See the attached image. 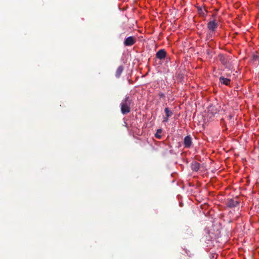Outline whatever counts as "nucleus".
I'll return each instance as SVG.
<instances>
[{"instance_id":"f257e3e1","label":"nucleus","mask_w":259,"mask_h":259,"mask_svg":"<svg viewBox=\"0 0 259 259\" xmlns=\"http://www.w3.org/2000/svg\"><path fill=\"white\" fill-rule=\"evenodd\" d=\"M131 101L128 98H126L121 103V111L123 114H127L131 111L130 108Z\"/></svg>"},{"instance_id":"f03ea898","label":"nucleus","mask_w":259,"mask_h":259,"mask_svg":"<svg viewBox=\"0 0 259 259\" xmlns=\"http://www.w3.org/2000/svg\"><path fill=\"white\" fill-rule=\"evenodd\" d=\"M136 42V38L135 36H128L124 39V45L125 46H132Z\"/></svg>"},{"instance_id":"7ed1b4c3","label":"nucleus","mask_w":259,"mask_h":259,"mask_svg":"<svg viewBox=\"0 0 259 259\" xmlns=\"http://www.w3.org/2000/svg\"><path fill=\"white\" fill-rule=\"evenodd\" d=\"M166 56V52L164 49H160L157 52L156 57L160 60L164 59Z\"/></svg>"},{"instance_id":"20e7f679","label":"nucleus","mask_w":259,"mask_h":259,"mask_svg":"<svg viewBox=\"0 0 259 259\" xmlns=\"http://www.w3.org/2000/svg\"><path fill=\"white\" fill-rule=\"evenodd\" d=\"M218 23L214 20L209 21L207 24L208 29L212 32H214L215 31L216 28L218 27Z\"/></svg>"},{"instance_id":"39448f33","label":"nucleus","mask_w":259,"mask_h":259,"mask_svg":"<svg viewBox=\"0 0 259 259\" xmlns=\"http://www.w3.org/2000/svg\"><path fill=\"white\" fill-rule=\"evenodd\" d=\"M184 144L185 148H190L192 145V139L190 136H187L185 137Z\"/></svg>"},{"instance_id":"423d86ee","label":"nucleus","mask_w":259,"mask_h":259,"mask_svg":"<svg viewBox=\"0 0 259 259\" xmlns=\"http://www.w3.org/2000/svg\"><path fill=\"white\" fill-rule=\"evenodd\" d=\"M220 81L221 83L226 85H229L231 82V80L230 79L225 78L223 76L220 77Z\"/></svg>"},{"instance_id":"0eeeda50","label":"nucleus","mask_w":259,"mask_h":259,"mask_svg":"<svg viewBox=\"0 0 259 259\" xmlns=\"http://www.w3.org/2000/svg\"><path fill=\"white\" fill-rule=\"evenodd\" d=\"M191 167H192V169L193 170H194L195 171H197L200 168V164L198 162L195 161V162L192 163Z\"/></svg>"},{"instance_id":"6e6552de","label":"nucleus","mask_w":259,"mask_h":259,"mask_svg":"<svg viewBox=\"0 0 259 259\" xmlns=\"http://www.w3.org/2000/svg\"><path fill=\"white\" fill-rule=\"evenodd\" d=\"M123 70V67L122 66H120L118 67L116 70L115 75L117 77H119L121 74Z\"/></svg>"},{"instance_id":"1a4fd4ad","label":"nucleus","mask_w":259,"mask_h":259,"mask_svg":"<svg viewBox=\"0 0 259 259\" xmlns=\"http://www.w3.org/2000/svg\"><path fill=\"white\" fill-rule=\"evenodd\" d=\"M164 112L165 113V116L169 117L172 115V111L167 107L164 109Z\"/></svg>"},{"instance_id":"9d476101","label":"nucleus","mask_w":259,"mask_h":259,"mask_svg":"<svg viewBox=\"0 0 259 259\" xmlns=\"http://www.w3.org/2000/svg\"><path fill=\"white\" fill-rule=\"evenodd\" d=\"M161 132V129H158L156 131V133L155 135V137L157 139H160L161 138V136L159 134H160Z\"/></svg>"},{"instance_id":"9b49d317","label":"nucleus","mask_w":259,"mask_h":259,"mask_svg":"<svg viewBox=\"0 0 259 259\" xmlns=\"http://www.w3.org/2000/svg\"><path fill=\"white\" fill-rule=\"evenodd\" d=\"M158 96L160 98H163L165 97L164 94L163 93H159Z\"/></svg>"},{"instance_id":"f8f14e48","label":"nucleus","mask_w":259,"mask_h":259,"mask_svg":"<svg viewBox=\"0 0 259 259\" xmlns=\"http://www.w3.org/2000/svg\"><path fill=\"white\" fill-rule=\"evenodd\" d=\"M168 118H169V117H167V116H165V117H163V122H167L168 119Z\"/></svg>"}]
</instances>
